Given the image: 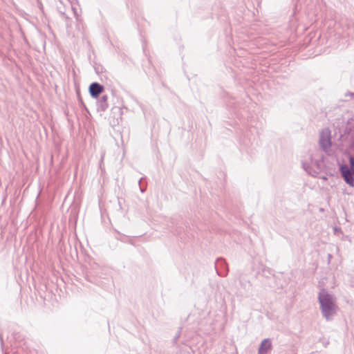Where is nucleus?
Listing matches in <instances>:
<instances>
[{
	"mask_svg": "<svg viewBox=\"0 0 354 354\" xmlns=\"http://www.w3.org/2000/svg\"><path fill=\"white\" fill-rule=\"evenodd\" d=\"M320 144L324 149H327L330 145L329 131L326 130L322 131L321 134Z\"/></svg>",
	"mask_w": 354,
	"mask_h": 354,
	"instance_id": "20e7f679",
	"label": "nucleus"
},
{
	"mask_svg": "<svg viewBox=\"0 0 354 354\" xmlns=\"http://www.w3.org/2000/svg\"><path fill=\"white\" fill-rule=\"evenodd\" d=\"M104 90V86L97 82L91 84L89 86V93L95 98H97Z\"/></svg>",
	"mask_w": 354,
	"mask_h": 354,
	"instance_id": "7ed1b4c3",
	"label": "nucleus"
},
{
	"mask_svg": "<svg viewBox=\"0 0 354 354\" xmlns=\"http://www.w3.org/2000/svg\"><path fill=\"white\" fill-rule=\"evenodd\" d=\"M351 170L354 174V157H351L349 159Z\"/></svg>",
	"mask_w": 354,
	"mask_h": 354,
	"instance_id": "423d86ee",
	"label": "nucleus"
},
{
	"mask_svg": "<svg viewBox=\"0 0 354 354\" xmlns=\"http://www.w3.org/2000/svg\"><path fill=\"white\" fill-rule=\"evenodd\" d=\"M341 174L344 179V180L349 185L353 187L354 186V178L353 177V174L347 165H342L340 167Z\"/></svg>",
	"mask_w": 354,
	"mask_h": 354,
	"instance_id": "f03ea898",
	"label": "nucleus"
},
{
	"mask_svg": "<svg viewBox=\"0 0 354 354\" xmlns=\"http://www.w3.org/2000/svg\"><path fill=\"white\" fill-rule=\"evenodd\" d=\"M321 310L324 316L327 319L333 315L337 310V306L335 304L334 299L328 295L325 290H322L318 297Z\"/></svg>",
	"mask_w": 354,
	"mask_h": 354,
	"instance_id": "f257e3e1",
	"label": "nucleus"
},
{
	"mask_svg": "<svg viewBox=\"0 0 354 354\" xmlns=\"http://www.w3.org/2000/svg\"><path fill=\"white\" fill-rule=\"evenodd\" d=\"M271 348V343L268 339H265L262 342L260 348L259 354H265Z\"/></svg>",
	"mask_w": 354,
	"mask_h": 354,
	"instance_id": "39448f33",
	"label": "nucleus"
}]
</instances>
